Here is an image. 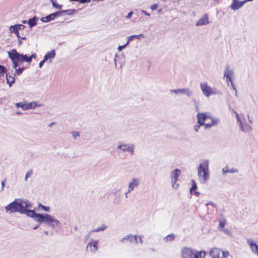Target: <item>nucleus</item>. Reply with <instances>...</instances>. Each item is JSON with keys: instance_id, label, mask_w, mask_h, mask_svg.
I'll use <instances>...</instances> for the list:
<instances>
[{"instance_id": "nucleus-1", "label": "nucleus", "mask_w": 258, "mask_h": 258, "mask_svg": "<svg viewBox=\"0 0 258 258\" xmlns=\"http://www.w3.org/2000/svg\"><path fill=\"white\" fill-rule=\"evenodd\" d=\"M198 124L194 126V130L198 132L201 126L204 125L205 128L211 127L217 123V121L208 113H198L197 115Z\"/></svg>"}, {"instance_id": "nucleus-2", "label": "nucleus", "mask_w": 258, "mask_h": 258, "mask_svg": "<svg viewBox=\"0 0 258 258\" xmlns=\"http://www.w3.org/2000/svg\"><path fill=\"white\" fill-rule=\"evenodd\" d=\"M8 53L9 58L12 61L14 69H16L18 67L19 62L24 61L30 62L33 58H36V57L35 54H33L29 56H28L26 54H20L15 49H12Z\"/></svg>"}, {"instance_id": "nucleus-3", "label": "nucleus", "mask_w": 258, "mask_h": 258, "mask_svg": "<svg viewBox=\"0 0 258 258\" xmlns=\"http://www.w3.org/2000/svg\"><path fill=\"white\" fill-rule=\"evenodd\" d=\"M29 205L26 202L20 200H15L6 207V210L10 213L19 212L25 213L26 208H28Z\"/></svg>"}, {"instance_id": "nucleus-4", "label": "nucleus", "mask_w": 258, "mask_h": 258, "mask_svg": "<svg viewBox=\"0 0 258 258\" xmlns=\"http://www.w3.org/2000/svg\"><path fill=\"white\" fill-rule=\"evenodd\" d=\"M206 254L204 250L197 251L188 247H184L181 250L182 258H205Z\"/></svg>"}, {"instance_id": "nucleus-5", "label": "nucleus", "mask_w": 258, "mask_h": 258, "mask_svg": "<svg viewBox=\"0 0 258 258\" xmlns=\"http://www.w3.org/2000/svg\"><path fill=\"white\" fill-rule=\"evenodd\" d=\"M198 174L199 178L206 182L209 177V163L208 161H204L201 163L198 168Z\"/></svg>"}, {"instance_id": "nucleus-6", "label": "nucleus", "mask_w": 258, "mask_h": 258, "mask_svg": "<svg viewBox=\"0 0 258 258\" xmlns=\"http://www.w3.org/2000/svg\"><path fill=\"white\" fill-rule=\"evenodd\" d=\"M25 26L22 24L15 25L11 26L10 30L12 33H14L20 40L19 43L21 44V40H26L25 35L22 33V31H24Z\"/></svg>"}, {"instance_id": "nucleus-7", "label": "nucleus", "mask_w": 258, "mask_h": 258, "mask_svg": "<svg viewBox=\"0 0 258 258\" xmlns=\"http://www.w3.org/2000/svg\"><path fill=\"white\" fill-rule=\"evenodd\" d=\"M209 254L212 258H228V251H223L217 247H213L209 251Z\"/></svg>"}, {"instance_id": "nucleus-8", "label": "nucleus", "mask_w": 258, "mask_h": 258, "mask_svg": "<svg viewBox=\"0 0 258 258\" xmlns=\"http://www.w3.org/2000/svg\"><path fill=\"white\" fill-rule=\"evenodd\" d=\"M55 221V220L52 219L51 216L48 214H45V215L40 214L37 215V222H45L48 223H50L52 222Z\"/></svg>"}, {"instance_id": "nucleus-9", "label": "nucleus", "mask_w": 258, "mask_h": 258, "mask_svg": "<svg viewBox=\"0 0 258 258\" xmlns=\"http://www.w3.org/2000/svg\"><path fill=\"white\" fill-rule=\"evenodd\" d=\"M200 86L201 90L206 96L208 97L214 94L212 89L208 85L207 83H201Z\"/></svg>"}, {"instance_id": "nucleus-10", "label": "nucleus", "mask_w": 258, "mask_h": 258, "mask_svg": "<svg viewBox=\"0 0 258 258\" xmlns=\"http://www.w3.org/2000/svg\"><path fill=\"white\" fill-rule=\"evenodd\" d=\"M180 170L178 169H175L171 172V176L172 178V186L174 187L176 182L177 181L178 176L180 174Z\"/></svg>"}, {"instance_id": "nucleus-11", "label": "nucleus", "mask_w": 258, "mask_h": 258, "mask_svg": "<svg viewBox=\"0 0 258 258\" xmlns=\"http://www.w3.org/2000/svg\"><path fill=\"white\" fill-rule=\"evenodd\" d=\"M245 3V1L239 2L238 0H233L231 5V8L233 10H237Z\"/></svg>"}, {"instance_id": "nucleus-12", "label": "nucleus", "mask_w": 258, "mask_h": 258, "mask_svg": "<svg viewBox=\"0 0 258 258\" xmlns=\"http://www.w3.org/2000/svg\"><path fill=\"white\" fill-rule=\"evenodd\" d=\"M233 76V72L231 70L226 69L224 73V77H226V80L228 82L231 83V86L233 87V84L232 80V77Z\"/></svg>"}, {"instance_id": "nucleus-13", "label": "nucleus", "mask_w": 258, "mask_h": 258, "mask_svg": "<svg viewBox=\"0 0 258 258\" xmlns=\"http://www.w3.org/2000/svg\"><path fill=\"white\" fill-rule=\"evenodd\" d=\"M208 23V15L206 14L198 21L196 25L197 26H201L206 25Z\"/></svg>"}, {"instance_id": "nucleus-14", "label": "nucleus", "mask_w": 258, "mask_h": 258, "mask_svg": "<svg viewBox=\"0 0 258 258\" xmlns=\"http://www.w3.org/2000/svg\"><path fill=\"white\" fill-rule=\"evenodd\" d=\"M247 242L252 252L258 256V245L256 243L253 242L250 240H248Z\"/></svg>"}, {"instance_id": "nucleus-15", "label": "nucleus", "mask_w": 258, "mask_h": 258, "mask_svg": "<svg viewBox=\"0 0 258 258\" xmlns=\"http://www.w3.org/2000/svg\"><path fill=\"white\" fill-rule=\"evenodd\" d=\"M97 242L95 241H92L89 243L87 245V248H89L91 251H95L97 250Z\"/></svg>"}, {"instance_id": "nucleus-16", "label": "nucleus", "mask_w": 258, "mask_h": 258, "mask_svg": "<svg viewBox=\"0 0 258 258\" xmlns=\"http://www.w3.org/2000/svg\"><path fill=\"white\" fill-rule=\"evenodd\" d=\"M173 92H174L176 94H177V93H185L188 96H190L191 95V92L188 89H185H185H181L174 90H173Z\"/></svg>"}, {"instance_id": "nucleus-17", "label": "nucleus", "mask_w": 258, "mask_h": 258, "mask_svg": "<svg viewBox=\"0 0 258 258\" xmlns=\"http://www.w3.org/2000/svg\"><path fill=\"white\" fill-rule=\"evenodd\" d=\"M55 52L54 50L48 52L44 57V60H47L49 58H53L55 57Z\"/></svg>"}, {"instance_id": "nucleus-18", "label": "nucleus", "mask_w": 258, "mask_h": 258, "mask_svg": "<svg viewBox=\"0 0 258 258\" xmlns=\"http://www.w3.org/2000/svg\"><path fill=\"white\" fill-rule=\"evenodd\" d=\"M6 78H7V83L10 86H11L12 85L15 81V77L14 76H11V75H6Z\"/></svg>"}, {"instance_id": "nucleus-19", "label": "nucleus", "mask_w": 258, "mask_h": 258, "mask_svg": "<svg viewBox=\"0 0 258 258\" xmlns=\"http://www.w3.org/2000/svg\"><path fill=\"white\" fill-rule=\"evenodd\" d=\"M17 107H20L23 109H27L31 107V104H23L22 102L18 103L16 104Z\"/></svg>"}, {"instance_id": "nucleus-20", "label": "nucleus", "mask_w": 258, "mask_h": 258, "mask_svg": "<svg viewBox=\"0 0 258 258\" xmlns=\"http://www.w3.org/2000/svg\"><path fill=\"white\" fill-rule=\"evenodd\" d=\"M138 184V182L137 179H134L131 183H130L128 186V191L133 190L134 188L137 186Z\"/></svg>"}, {"instance_id": "nucleus-21", "label": "nucleus", "mask_w": 258, "mask_h": 258, "mask_svg": "<svg viewBox=\"0 0 258 258\" xmlns=\"http://www.w3.org/2000/svg\"><path fill=\"white\" fill-rule=\"evenodd\" d=\"M25 213H27V214L31 217H35L36 220L37 221V215H39V214H36L34 211L33 210H27Z\"/></svg>"}, {"instance_id": "nucleus-22", "label": "nucleus", "mask_w": 258, "mask_h": 258, "mask_svg": "<svg viewBox=\"0 0 258 258\" xmlns=\"http://www.w3.org/2000/svg\"><path fill=\"white\" fill-rule=\"evenodd\" d=\"M141 37L144 38V34H141L140 35H133L130 36H129V37L128 38V40H127L126 43L128 44L130 41L132 40L133 38H135L138 39H140Z\"/></svg>"}, {"instance_id": "nucleus-23", "label": "nucleus", "mask_w": 258, "mask_h": 258, "mask_svg": "<svg viewBox=\"0 0 258 258\" xmlns=\"http://www.w3.org/2000/svg\"><path fill=\"white\" fill-rule=\"evenodd\" d=\"M119 147L120 149H121L123 151H129L132 153V154L133 153L134 148L132 147H128L126 145H123L119 146Z\"/></svg>"}, {"instance_id": "nucleus-24", "label": "nucleus", "mask_w": 258, "mask_h": 258, "mask_svg": "<svg viewBox=\"0 0 258 258\" xmlns=\"http://www.w3.org/2000/svg\"><path fill=\"white\" fill-rule=\"evenodd\" d=\"M59 13V12H57L54 14H51L47 16L46 17V19H47L46 21H50L54 19V18L56 17V16H57Z\"/></svg>"}, {"instance_id": "nucleus-25", "label": "nucleus", "mask_w": 258, "mask_h": 258, "mask_svg": "<svg viewBox=\"0 0 258 258\" xmlns=\"http://www.w3.org/2000/svg\"><path fill=\"white\" fill-rule=\"evenodd\" d=\"M219 228L222 229H223V228L224 227V226L226 223V221L224 218L220 219L219 220Z\"/></svg>"}, {"instance_id": "nucleus-26", "label": "nucleus", "mask_w": 258, "mask_h": 258, "mask_svg": "<svg viewBox=\"0 0 258 258\" xmlns=\"http://www.w3.org/2000/svg\"><path fill=\"white\" fill-rule=\"evenodd\" d=\"M7 72V69L0 64V77L4 76L5 73Z\"/></svg>"}, {"instance_id": "nucleus-27", "label": "nucleus", "mask_w": 258, "mask_h": 258, "mask_svg": "<svg viewBox=\"0 0 258 258\" xmlns=\"http://www.w3.org/2000/svg\"><path fill=\"white\" fill-rule=\"evenodd\" d=\"M174 234H169L168 235H167V236L165 237V240L166 241H172L174 239Z\"/></svg>"}, {"instance_id": "nucleus-28", "label": "nucleus", "mask_w": 258, "mask_h": 258, "mask_svg": "<svg viewBox=\"0 0 258 258\" xmlns=\"http://www.w3.org/2000/svg\"><path fill=\"white\" fill-rule=\"evenodd\" d=\"M15 69H16V74H17V75H20L22 73L23 70H24V68H19L18 69L16 68Z\"/></svg>"}, {"instance_id": "nucleus-29", "label": "nucleus", "mask_w": 258, "mask_h": 258, "mask_svg": "<svg viewBox=\"0 0 258 258\" xmlns=\"http://www.w3.org/2000/svg\"><path fill=\"white\" fill-rule=\"evenodd\" d=\"M28 23L31 27H32L36 25V22L34 19H30L28 21Z\"/></svg>"}, {"instance_id": "nucleus-30", "label": "nucleus", "mask_w": 258, "mask_h": 258, "mask_svg": "<svg viewBox=\"0 0 258 258\" xmlns=\"http://www.w3.org/2000/svg\"><path fill=\"white\" fill-rule=\"evenodd\" d=\"M106 227L105 225H102L101 227H99L98 228L95 229L93 230L94 232H99L100 231H103L105 229H106Z\"/></svg>"}, {"instance_id": "nucleus-31", "label": "nucleus", "mask_w": 258, "mask_h": 258, "mask_svg": "<svg viewBox=\"0 0 258 258\" xmlns=\"http://www.w3.org/2000/svg\"><path fill=\"white\" fill-rule=\"evenodd\" d=\"M52 5L54 7H55L56 8H58V9H60L61 8V5H59L57 4H56V3L53 0H52Z\"/></svg>"}, {"instance_id": "nucleus-32", "label": "nucleus", "mask_w": 258, "mask_h": 258, "mask_svg": "<svg viewBox=\"0 0 258 258\" xmlns=\"http://www.w3.org/2000/svg\"><path fill=\"white\" fill-rule=\"evenodd\" d=\"M32 173L33 170L32 169L29 170L26 174L25 179L27 180V179L32 175Z\"/></svg>"}, {"instance_id": "nucleus-33", "label": "nucleus", "mask_w": 258, "mask_h": 258, "mask_svg": "<svg viewBox=\"0 0 258 258\" xmlns=\"http://www.w3.org/2000/svg\"><path fill=\"white\" fill-rule=\"evenodd\" d=\"M196 188H197L196 183L195 182V181H193V184H192L191 187L190 188V192H192V190H195Z\"/></svg>"}, {"instance_id": "nucleus-34", "label": "nucleus", "mask_w": 258, "mask_h": 258, "mask_svg": "<svg viewBox=\"0 0 258 258\" xmlns=\"http://www.w3.org/2000/svg\"><path fill=\"white\" fill-rule=\"evenodd\" d=\"M39 207H41L42 210L45 211H48L49 210V208L48 207H46L41 204H39Z\"/></svg>"}, {"instance_id": "nucleus-35", "label": "nucleus", "mask_w": 258, "mask_h": 258, "mask_svg": "<svg viewBox=\"0 0 258 258\" xmlns=\"http://www.w3.org/2000/svg\"><path fill=\"white\" fill-rule=\"evenodd\" d=\"M72 135L75 138H76V137H79L80 135L79 133L77 132H73Z\"/></svg>"}, {"instance_id": "nucleus-36", "label": "nucleus", "mask_w": 258, "mask_h": 258, "mask_svg": "<svg viewBox=\"0 0 258 258\" xmlns=\"http://www.w3.org/2000/svg\"><path fill=\"white\" fill-rule=\"evenodd\" d=\"M158 8V5L157 4H153L151 6V9L152 10H156Z\"/></svg>"}, {"instance_id": "nucleus-37", "label": "nucleus", "mask_w": 258, "mask_h": 258, "mask_svg": "<svg viewBox=\"0 0 258 258\" xmlns=\"http://www.w3.org/2000/svg\"><path fill=\"white\" fill-rule=\"evenodd\" d=\"M223 172L224 173H227L228 172H230L228 170V166L225 167L224 168H223Z\"/></svg>"}, {"instance_id": "nucleus-38", "label": "nucleus", "mask_w": 258, "mask_h": 258, "mask_svg": "<svg viewBox=\"0 0 258 258\" xmlns=\"http://www.w3.org/2000/svg\"><path fill=\"white\" fill-rule=\"evenodd\" d=\"M46 60H44V58L39 62V67L41 68L44 64Z\"/></svg>"}, {"instance_id": "nucleus-39", "label": "nucleus", "mask_w": 258, "mask_h": 258, "mask_svg": "<svg viewBox=\"0 0 258 258\" xmlns=\"http://www.w3.org/2000/svg\"><path fill=\"white\" fill-rule=\"evenodd\" d=\"M91 0H80L79 2L81 3H89Z\"/></svg>"}, {"instance_id": "nucleus-40", "label": "nucleus", "mask_w": 258, "mask_h": 258, "mask_svg": "<svg viewBox=\"0 0 258 258\" xmlns=\"http://www.w3.org/2000/svg\"><path fill=\"white\" fill-rule=\"evenodd\" d=\"M133 14V12H130V13H128V14H127V15L126 16V18H131V16Z\"/></svg>"}, {"instance_id": "nucleus-41", "label": "nucleus", "mask_w": 258, "mask_h": 258, "mask_svg": "<svg viewBox=\"0 0 258 258\" xmlns=\"http://www.w3.org/2000/svg\"><path fill=\"white\" fill-rule=\"evenodd\" d=\"M126 44H127L126 43L125 45H123V46H119L118 48V50H121L123 48H124L126 46Z\"/></svg>"}, {"instance_id": "nucleus-42", "label": "nucleus", "mask_w": 258, "mask_h": 258, "mask_svg": "<svg viewBox=\"0 0 258 258\" xmlns=\"http://www.w3.org/2000/svg\"><path fill=\"white\" fill-rule=\"evenodd\" d=\"M143 13L146 16H150V14H148L146 11H143Z\"/></svg>"}, {"instance_id": "nucleus-43", "label": "nucleus", "mask_w": 258, "mask_h": 258, "mask_svg": "<svg viewBox=\"0 0 258 258\" xmlns=\"http://www.w3.org/2000/svg\"><path fill=\"white\" fill-rule=\"evenodd\" d=\"M5 181H6V179H5L4 181H3L2 182V186H3V187L4 186V185H5Z\"/></svg>"}, {"instance_id": "nucleus-44", "label": "nucleus", "mask_w": 258, "mask_h": 258, "mask_svg": "<svg viewBox=\"0 0 258 258\" xmlns=\"http://www.w3.org/2000/svg\"><path fill=\"white\" fill-rule=\"evenodd\" d=\"M54 123H55L54 122H51V123L50 124L49 126H51L52 125L54 124Z\"/></svg>"}, {"instance_id": "nucleus-45", "label": "nucleus", "mask_w": 258, "mask_h": 258, "mask_svg": "<svg viewBox=\"0 0 258 258\" xmlns=\"http://www.w3.org/2000/svg\"><path fill=\"white\" fill-rule=\"evenodd\" d=\"M210 122V119H208V120H207L206 121H205V123Z\"/></svg>"}, {"instance_id": "nucleus-46", "label": "nucleus", "mask_w": 258, "mask_h": 258, "mask_svg": "<svg viewBox=\"0 0 258 258\" xmlns=\"http://www.w3.org/2000/svg\"><path fill=\"white\" fill-rule=\"evenodd\" d=\"M71 1L79 2L80 0H70Z\"/></svg>"}, {"instance_id": "nucleus-47", "label": "nucleus", "mask_w": 258, "mask_h": 258, "mask_svg": "<svg viewBox=\"0 0 258 258\" xmlns=\"http://www.w3.org/2000/svg\"><path fill=\"white\" fill-rule=\"evenodd\" d=\"M252 0H244V1H245V3L246 2H249V1H252Z\"/></svg>"}, {"instance_id": "nucleus-48", "label": "nucleus", "mask_w": 258, "mask_h": 258, "mask_svg": "<svg viewBox=\"0 0 258 258\" xmlns=\"http://www.w3.org/2000/svg\"><path fill=\"white\" fill-rule=\"evenodd\" d=\"M51 1H52V0H51Z\"/></svg>"}]
</instances>
